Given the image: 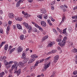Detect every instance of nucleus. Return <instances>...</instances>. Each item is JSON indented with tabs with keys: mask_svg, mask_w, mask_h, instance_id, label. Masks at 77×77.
Masks as SVG:
<instances>
[{
	"mask_svg": "<svg viewBox=\"0 0 77 77\" xmlns=\"http://www.w3.org/2000/svg\"><path fill=\"white\" fill-rule=\"evenodd\" d=\"M15 64H14L12 66V67L11 69H10L9 72L10 73H12V71L14 70V73H18L17 75H19L21 74V69H19L18 71H17V68H18V63H14Z\"/></svg>",
	"mask_w": 77,
	"mask_h": 77,
	"instance_id": "f257e3e1",
	"label": "nucleus"
},
{
	"mask_svg": "<svg viewBox=\"0 0 77 77\" xmlns=\"http://www.w3.org/2000/svg\"><path fill=\"white\" fill-rule=\"evenodd\" d=\"M23 24L25 26L27 29H28V32L30 33L32 31V26H29V24H27V23H26V22H24L23 23Z\"/></svg>",
	"mask_w": 77,
	"mask_h": 77,
	"instance_id": "f03ea898",
	"label": "nucleus"
},
{
	"mask_svg": "<svg viewBox=\"0 0 77 77\" xmlns=\"http://www.w3.org/2000/svg\"><path fill=\"white\" fill-rule=\"evenodd\" d=\"M32 61H34L35 60V58H38V56L36 55V54H34L32 55L31 56Z\"/></svg>",
	"mask_w": 77,
	"mask_h": 77,
	"instance_id": "7ed1b4c3",
	"label": "nucleus"
},
{
	"mask_svg": "<svg viewBox=\"0 0 77 77\" xmlns=\"http://www.w3.org/2000/svg\"><path fill=\"white\" fill-rule=\"evenodd\" d=\"M59 56L58 55H57L54 57V63H56V62H57V60L59 59Z\"/></svg>",
	"mask_w": 77,
	"mask_h": 77,
	"instance_id": "20e7f679",
	"label": "nucleus"
},
{
	"mask_svg": "<svg viewBox=\"0 0 77 77\" xmlns=\"http://www.w3.org/2000/svg\"><path fill=\"white\" fill-rule=\"evenodd\" d=\"M41 24L42 27H45L47 26L46 22L44 21H42L41 22Z\"/></svg>",
	"mask_w": 77,
	"mask_h": 77,
	"instance_id": "39448f33",
	"label": "nucleus"
},
{
	"mask_svg": "<svg viewBox=\"0 0 77 77\" xmlns=\"http://www.w3.org/2000/svg\"><path fill=\"white\" fill-rule=\"evenodd\" d=\"M54 44V42H51L49 43L48 45L47 46V47H51L52 45H53Z\"/></svg>",
	"mask_w": 77,
	"mask_h": 77,
	"instance_id": "423d86ee",
	"label": "nucleus"
},
{
	"mask_svg": "<svg viewBox=\"0 0 77 77\" xmlns=\"http://www.w3.org/2000/svg\"><path fill=\"white\" fill-rule=\"evenodd\" d=\"M65 42H63L62 41V42L60 43L59 42L58 43L59 45H60V46L61 47H64L65 46Z\"/></svg>",
	"mask_w": 77,
	"mask_h": 77,
	"instance_id": "0eeeda50",
	"label": "nucleus"
},
{
	"mask_svg": "<svg viewBox=\"0 0 77 77\" xmlns=\"http://www.w3.org/2000/svg\"><path fill=\"white\" fill-rule=\"evenodd\" d=\"M50 63H49L48 64H46L45 65V66H44V68L46 70L49 66H50Z\"/></svg>",
	"mask_w": 77,
	"mask_h": 77,
	"instance_id": "6e6552de",
	"label": "nucleus"
},
{
	"mask_svg": "<svg viewBox=\"0 0 77 77\" xmlns=\"http://www.w3.org/2000/svg\"><path fill=\"white\" fill-rule=\"evenodd\" d=\"M8 17L10 18H13L14 17V14L12 13H10L9 14Z\"/></svg>",
	"mask_w": 77,
	"mask_h": 77,
	"instance_id": "1a4fd4ad",
	"label": "nucleus"
},
{
	"mask_svg": "<svg viewBox=\"0 0 77 77\" xmlns=\"http://www.w3.org/2000/svg\"><path fill=\"white\" fill-rule=\"evenodd\" d=\"M16 20L17 21H22V20H23V19L21 17H16L15 18Z\"/></svg>",
	"mask_w": 77,
	"mask_h": 77,
	"instance_id": "9d476101",
	"label": "nucleus"
},
{
	"mask_svg": "<svg viewBox=\"0 0 77 77\" xmlns=\"http://www.w3.org/2000/svg\"><path fill=\"white\" fill-rule=\"evenodd\" d=\"M24 66V64L22 62H19V66L20 68H23Z\"/></svg>",
	"mask_w": 77,
	"mask_h": 77,
	"instance_id": "9b49d317",
	"label": "nucleus"
},
{
	"mask_svg": "<svg viewBox=\"0 0 77 77\" xmlns=\"http://www.w3.org/2000/svg\"><path fill=\"white\" fill-rule=\"evenodd\" d=\"M48 35H46L45 36L44 38H42V42H43V41H45L47 39H48Z\"/></svg>",
	"mask_w": 77,
	"mask_h": 77,
	"instance_id": "f8f14e48",
	"label": "nucleus"
},
{
	"mask_svg": "<svg viewBox=\"0 0 77 77\" xmlns=\"http://www.w3.org/2000/svg\"><path fill=\"white\" fill-rule=\"evenodd\" d=\"M17 50L18 53H20V52H21V51H22L23 49L22 48H21V47L20 46L17 48Z\"/></svg>",
	"mask_w": 77,
	"mask_h": 77,
	"instance_id": "ddd939ff",
	"label": "nucleus"
},
{
	"mask_svg": "<svg viewBox=\"0 0 77 77\" xmlns=\"http://www.w3.org/2000/svg\"><path fill=\"white\" fill-rule=\"evenodd\" d=\"M17 27L18 29H22V27H21V25H20V24H17Z\"/></svg>",
	"mask_w": 77,
	"mask_h": 77,
	"instance_id": "4468645a",
	"label": "nucleus"
},
{
	"mask_svg": "<svg viewBox=\"0 0 77 77\" xmlns=\"http://www.w3.org/2000/svg\"><path fill=\"white\" fill-rule=\"evenodd\" d=\"M41 12H42V13H43V14H44L45 13H46L47 11H45V9L43 8L41 9Z\"/></svg>",
	"mask_w": 77,
	"mask_h": 77,
	"instance_id": "2eb2a0df",
	"label": "nucleus"
},
{
	"mask_svg": "<svg viewBox=\"0 0 77 77\" xmlns=\"http://www.w3.org/2000/svg\"><path fill=\"white\" fill-rule=\"evenodd\" d=\"M4 63L5 65H8V63L5 59H4Z\"/></svg>",
	"mask_w": 77,
	"mask_h": 77,
	"instance_id": "dca6fc26",
	"label": "nucleus"
},
{
	"mask_svg": "<svg viewBox=\"0 0 77 77\" xmlns=\"http://www.w3.org/2000/svg\"><path fill=\"white\" fill-rule=\"evenodd\" d=\"M47 21L49 25H50V26H52V23H51V21L50 20L48 19L47 20Z\"/></svg>",
	"mask_w": 77,
	"mask_h": 77,
	"instance_id": "f3484780",
	"label": "nucleus"
},
{
	"mask_svg": "<svg viewBox=\"0 0 77 77\" xmlns=\"http://www.w3.org/2000/svg\"><path fill=\"white\" fill-rule=\"evenodd\" d=\"M24 17L25 18V17H30V15L26 13L24 14Z\"/></svg>",
	"mask_w": 77,
	"mask_h": 77,
	"instance_id": "a211bd4d",
	"label": "nucleus"
},
{
	"mask_svg": "<svg viewBox=\"0 0 77 77\" xmlns=\"http://www.w3.org/2000/svg\"><path fill=\"white\" fill-rule=\"evenodd\" d=\"M62 41V38H58L56 39V41H57V42H60V41Z\"/></svg>",
	"mask_w": 77,
	"mask_h": 77,
	"instance_id": "6ab92c4d",
	"label": "nucleus"
},
{
	"mask_svg": "<svg viewBox=\"0 0 77 77\" xmlns=\"http://www.w3.org/2000/svg\"><path fill=\"white\" fill-rule=\"evenodd\" d=\"M4 48L6 51H7L8 48V45H5L4 46Z\"/></svg>",
	"mask_w": 77,
	"mask_h": 77,
	"instance_id": "aec40b11",
	"label": "nucleus"
},
{
	"mask_svg": "<svg viewBox=\"0 0 77 77\" xmlns=\"http://www.w3.org/2000/svg\"><path fill=\"white\" fill-rule=\"evenodd\" d=\"M55 53L54 51L53 50L52 51L49 52L48 53V54H52V53Z\"/></svg>",
	"mask_w": 77,
	"mask_h": 77,
	"instance_id": "412c9836",
	"label": "nucleus"
},
{
	"mask_svg": "<svg viewBox=\"0 0 77 77\" xmlns=\"http://www.w3.org/2000/svg\"><path fill=\"white\" fill-rule=\"evenodd\" d=\"M5 42H2L1 43V44L0 45V49L1 48H2V46H3V44H5Z\"/></svg>",
	"mask_w": 77,
	"mask_h": 77,
	"instance_id": "4be33fe9",
	"label": "nucleus"
},
{
	"mask_svg": "<svg viewBox=\"0 0 77 77\" xmlns=\"http://www.w3.org/2000/svg\"><path fill=\"white\" fill-rule=\"evenodd\" d=\"M72 51L73 53H77V49L74 48L72 49Z\"/></svg>",
	"mask_w": 77,
	"mask_h": 77,
	"instance_id": "5701e85b",
	"label": "nucleus"
},
{
	"mask_svg": "<svg viewBox=\"0 0 77 77\" xmlns=\"http://www.w3.org/2000/svg\"><path fill=\"white\" fill-rule=\"evenodd\" d=\"M38 28L39 29V30H40L41 32H43V29H42V27H41L40 26H39Z\"/></svg>",
	"mask_w": 77,
	"mask_h": 77,
	"instance_id": "b1692460",
	"label": "nucleus"
},
{
	"mask_svg": "<svg viewBox=\"0 0 77 77\" xmlns=\"http://www.w3.org/2000/svg\"><path fill=\"white\" fill-rule=\"evenodd\" d=\"M66 37H65L63 39V42H66Z\"/></svg>",
	"mask_w": 77,
	"mask_h": 77,
	"instance_id": "393cba45",
	"label": "nucleus"
},
{
	"mask_svg": "<svg viewBox=\"0 0 77 77\" xmlns=\"http://www.w3.org/2000/svg\"><path fill=\"white\" fill-rule=\"evenodd\" d=\"M20 3H19L18 1L17 3L16 6V7H20Z\"/></svg>",
	"mask_w": 77,
	"mask_h": 77,
	"instance_id": "a878e982",
	"label": "nucleus"
},
{
	"mask_svg": "<svg viewBox=\"0 0 77 77\" xmlns=\"http://www.w3.org/2000/svg\"><path fill=\"white\" fill-rule=\"evenodd\" d=\"M20 39L21 40H23L24 39V35H21L20 36Z\"/></svg>",
	"mask_w": 77,
	"mask_h": 77,
	"instance_id": "bb28decb",
	"label": "nucleus"
},
{
	"mask_svg": "<svg viewBox=\"0 0 77 77\" xmlns=\"http://www.w3.org/2000/svg\"><path fill=\"white\" fill-rule=\"evenodd\" d=\"M26 60L27 59L24 60L22 62V63H23V64H24V63H26L27 61Z\"/></svg>",
	"mask_w": 77,
	"mask_h": 77,
	"instance_id": "cd10ccee",
	"label": "nucleus"
},
{
	"mask_svg": "<svg viewBox=\"0 0 77 77\" xmlns=\"http://www.w3.org/2000/svg\"><path fill=\"white\" fill-rule=\"evenodd\" d=\"M65 20V16H63L62 17V20L61 22V23H62L64 21V20Z\"/></svg>",
	"mask_w": 77,
	"mask_h": 77,
	"instance_id": "c85d7f7f",
	"label": "nucleus"
},
{
	"mask_svg": "<svg viewBox=\"0 0 77 77\" xmlns=\"http://www.w3.org/2000/svg\"><path fill=\"white\" fill-rule=\"evenodd\" d=\"M57 29L58 32H60V33H61V32H62V31L61 30H60V29H59V28L57 27Z\"/></svg>",
	"mask_w": 77,
	"mask_h": 77,
	"instance_id": "c756f323",
	"label": "nucleus"
},
{
	"mask_svg": "<svg viewBox=\"0 0 77 77\" xmlns=\"http://www.w3.org/2000/svg\"><path fill=\"white\" fill-rule=\"evenodd\" d=\"M42 14H41V15H40L39 16H38V18H40V19H42Z\"/></svg>",
	"mask_w": 77,
	"mask_h": 77,
	"instance_id": "7c9ffc66",
	"label": "nucleus"
},
{
	"mask_svg": "<svg viewBox=\"0 0 77 77\" xmlns=\"http://www.w3.org/2000/svg\"><path fill=\"white\" fill-rule=\"evenodd\" d=\"M39 63V61H37L36 62L35 64L34 65V66L36 67V66H37L38 65V64Z\"/></svg>",
	"mask_w": 77,
	"mask_h": 77,
	"instance_id": "2f4dec72",
	"label": "nucleus"
},
{
	"mask_svg": "<svg viewBox=\"0 0 77 77\" xmlns=\"http://www.w3.org/2000/svg\"><path fill=\"white\" fill-rule=\"evenodd\" d=\"M35 26L36 27H37V28H38L39 27V26H38V24H37L36 23L35 24Z\"/></svg>",
	"mask_w": 77,
	"mask_h": 77,
	"instance_id": "473e14b6",
	"label": "nucleus"
},
{
	"mask_svg": "<svg viewBox=\"0 0 77 77\" xmlns=\"http://www.w3.org/2000/svg\"><path fill=\"white\" fill-rule=\"evenodd\" d=\"M7 30H8L9 31L10 30V26H9V25H8V26L7 27Z\"/></svg>",
	"mask_w": 77,
	"mask_h": 77,
	"instance_id": "72a5a7b5",
	"label": "nucleus"
},
{
	"mask_svg": "<svg viewBox=\"0 0 77 77\" xmlns=\"http://www.w3.org/2000/svg\"><path fill=\"white\" fill-rule=\"evenodd\" d=\"M72 18L73 19H76V18H77V15L72 17Z\"/></svg>",
	"mask_w": 77,
	"mask_h": 77,
	"instance_id": "f704fd0d",
	"label": "nucleus"
},
{
	"mask_svg": "<svg viewBox=\"0 0 77 77\" xmlns=\"http://www.w3.org/2000/svg\"><path fill=\"white\" fill-rule=\"evenodd\" d=\"M0 74H1V75H5V72H2V73H1Z\"/></svg>",
	"mask_w": 77,
	"mask_h": 77,
	"instance_id": "c9c22d12",
	"label": "nucleus"
},
{
	"mask_svg": "<svg viewBox=\"0 0 77 77\" xmlns=\"http://www.w3.org/2000/svg\"><path fill=\"white\" fill-rule=\"evenodd\" d=\"M26 56H22V59H24V60H26L27 59H26Z\"/></svg>",
	"mask_w": 77,
	"mask_h": 77,
	"instance_id": "e433bc0d",
	"label": "nucleus"
},
{
	"mask_svg": "<svg viewBox=\"0 0 77 77\" xmlns=\"http://www.w3.org/2000/svg\"><path fill=\"white\" fill-rule=\"evenodd\" d=\"M12 47H13L12 46H10L8 48L9 50H11V49H12Z\"/></svg>",
	"mask_w": 77,
	"mask_h": 77,
	"instance_id": "4c0bfd02",
	"label": "nucleus"
},
{
	"mask_svg": "<svg viewBox=\"0 0 77 77\" xmlns=\"http://www.w3.org/2000/svg\"><path fill=\"white\" fill-rule=\"evenodd\" d=\"M28 1L29 3H31L33 2V0H28Z\"/></svg>",
	"mask_w": 77,
	"mask_h": 77,
	"instance_id": "58836bf2",
	"label": "nucleus"
},
{
	"mask_svg": "<svg viewBox=\"0 0 77 77\" xmlns=\"http://www.w3.org/2000/svg\"><path fill=\"white\" fill-rule=\"evenodd\" d=\"M12 21L9 20L8 21V24H9V25H11V24H12Z\"/></svg>",
	"mask_w": 77,
	"mask_h": 77,
	"instance_id": "ea45409f",
	"label": "nucleus"
},
{
	"mask_svg": "<svg viewBox=\"0 0 77 77\" xmlns=\"http://www.w3.org/2000/svg\"><path fill=\"white\" fill-rule=\"evenodd\" d=\"M50 57H49L46 58L45 59V60H49V59H50Z\"/></svg>",
	"mask_w": 77,
	"mask_h": 77,
	"instance_id": "a19ab883",
	"label": "nucleus"
},
{
	"mask_svg": "<svg viewBox=\"0 0 77 77\" xmlns=\"http://www.w3.org/2000/svg\"><path fill=\"white\" fill-rule=\"evenodd\" d=\"M77 74V71H75L73 73V74L74 75H76Z\"/></svg>",
	"mask_w": 77,
	"mask_h": 77,
	"instance_id": "79ce46f5",
	"label": "nucleus"
},
{
	"mask_svg": "<svg viewBox=\"0 0 77 77\" xmlns=\"http://www.w3.org/2000/svg\"><path fill=\"white\" fill-rule=\"evenodd\" d=\"M14 62L13 61H10L9 63H8V65H9V64H11V63H12Z\"/></svg>",
	"mask_w": 77,
	"mask_h": 77,
	"instance_id": "37998d69",
	"label": "nucleus"
},
{
	"mask_svg": "<svg viewBox=\"0 0 77 77\" xmlns=\"http://www.w3.org/2000/svg\"><path fill=\"white\" fill-rule=\"evenodd\" d=\"M33 30L35 32H37L38 31L36 29V28H34Z\"/></svg>",
	"mask_w": 77,
	"mask_h": 77,
	"instance_id": "c03bdc74",
	"label": "nucleus"
},
{
	"mask_svg": "<svg viewBox=\"0 0 77 77\" xmlns=\"http://www.w3.org/2000/svg\"><path fill=\"white\" fill-rule=\"evenodd\" d=\"M0 14H3V11L2 10H0Z\"/></svg>",
	"mask_w": 77,
	"mask_h": 77,
	"instance_id": "a18cd8bd",
	"label": "nucleus"
},
{
	"mask_svg": "<svg viewBox=\"0 0 77 77\" xmlns=\"http://www.w3.org/2000/svg\"><path fill=\"white\" fill-rule=\"evenodd\" d=\"M3 31L2 29H0V33H3Z\"/></svg>",
	"mask_w": 77,
	"mask_h": 77,
	"instance_id": "49530a36",
	"label": "nucleus"
},
{
	"mask_svg": "<svg viewBox=\"0 0 77 77\" xmlns=\"http://www.w3.org/2000/svg\"><path fill=\"white\" fill-rule=\"evenodd\" d=\"M44 18L45 19H47V18H48L47 15H46V16H45Z\"/></svg>",
	"mask_w": 77,
	"mask_h": 77,
	"instance_id": "de8ad7c7",
	"label": "nucleus"
},
{
	"mask_svg": "<svg viewBox=\"0 0 77 77\" xmlns=\"http://www.w3.org/2000/svg\"><path fill=\"white\" fill-rule=\"evenodd\" d=\"M13 28L14 29H16V26L15 25H13Z\"/></svg>",
	"mask_w": 77,
	"mask_h": 77,
	"instance_id": "09e8293b",
	"label": "nucleus"
},
{
	"mask_svg": "<svg viewBox=\"0 0 77 77\" xmlns=\"http://www.w3.org/2000/svg\"><path fill=\"white\" fill-rule=\"evenodd\" d=\"M51 9L52 10H54V6H52Z\"/></svg>",
	"mask_w": 77,
	"mask_h": 77,
	"instance_id": "8fccbe9b",
	"label": "nucleus"
},
{
	"mask_svg": "<svg viewBox=\"0 0 77 77\" xmlns=\"http://www.w3.org/2000/svg\"><path fill=\"white\" fill-rule=\"evenodd\" d=\"M5 72L6 74H7L8 73V69H5Z\"/></svg>",
	"mask_w": 77,
	"mask_h": 77,
	"instance_id": "3c124183",
	"label": "nucleus"
},
{
	"mask_svg": "<svg viewBox=\"0 0 77 77\" xmlns=\"http://www.w3.org/2000/svg\"><path fill=\"white\" fill-rule=\"evenodd\" d=\"M31 76H32V77H33L34 76H35V74H33V73H32L31 74Z\"/></svg>",
	"mask_w": 77,
	"mask_h": 77,
	"instance_id": "603ef678",
	"label": "nucleus"
},
{
	"mask_svg": "<svg viewBox=\"0 0 77 77\" xmlns=\"http://www.w3.org/2000/svg\"><path fill=\"white\" fill-rule=\"evenodd\" d=\"M45 59H42L41 61H40V62H44V61Z\"/></svg>",
	"mask_w": 77,
	"mask_h": 77,
	"instance_id": "864d4df0",
	"label": "nucleus"
},
{
	"mask_svg": "<svg viewBox=\"0 0 77 77\" xmlns=\"http://www.w3.org/2000/svg\"><path fill=\"white\" fill-rule=\"evenodd\" d=\"M15 50V48H13L11 50V51L13 52V51H14Z\"/></svg>",
	"mask_w": 77,
	"mask_h": 77,
	"instance_id": "5fc2aeb1",
	"label": "nucleus"
},
{
	"mask_svg": "<svg viewBox=\"0 0 77 77\" xmlns=\"http://www.w3.org/2000/svg\"><path fill=\"white\" fill-rule=\"evenodd\" d=\"M19 3H22L23 2V0H20L19 1H18Z\"/></svg>",
	"mask_w": 77,
	"mask_h": 77,
	"instance_id": "6e6d98bb",
	"label": "nucleus"
},
{
	"mask_svg": "<svg viewBox=\"0 0 77 77\" xmlns=\"http://www.w3.org/2000/svg\"><path fill=\"white\" fill-rule=\"evenodd\" d=\"M9 32V31L7 30L6 33L7 35H8Z\"/></svg>",
	"mask_w": 77,
	"mask_h": 77,
	"instance_id": "4d7b16f0",
	"label": "nucleus"
},
{
	"mask_svg": "<svg viewBox=\"0 0 77 77\" xmlns=\"http://www.w3.org/2000/svg\"><path fill=\"white\" fill-rule=\"evenodd\" d=\"M61 48H60V46H58L57 48V49H58V50H60Z\"/></svg>",
	"mask_w": 77,
	"mask_h": 77,
	"instance_id": "13d9d810",
	"label": "nucleus"
},
{
	"mask_svg": "<svg viewBox=\"0 0 77 77\" xmlns=\"http://www.w3.org/2000/svg\"><path fill=\"white\" fill-rule=\"evenodd\" d=\"M51 21H53V22H54V21H55V20L53 18H52L51 19Z\"/></svg>",
	"mask_w": 77,
	"mask_h": 77,
	"instance_id": "bf43d9fd",
	"label": "nucleus"
},
{
	"mask_svg": "<svg viewBox=\"0 0 77 77\" xmlns=\"http://www.w3.org/2000/svg\"><path fill=\"white\" fill-rule=\"evenodd\" d=\"M53 31L54 33H56V29H53Z\"/></svg>",
	"mask_w": 77,
	"mask_h": 77,
	"instance_id": "052dcab7",
	"label": "nucleus"
},
{
	"mask_svg": "<svg viewBox=\"0 0 77 77\" xmlns=\"http://www.w3.org/2000/svg\"><path fill=\"white\" fill-rule=\"evenodd\" d=\"M33 61H32V59H31V61L30 60L29 61L28 63H31V62H33Z\"/></svg>",
	"mask_w": 77,
	"mask_h": 77,
	"instance_id": "680f3d73",
	"label": "nucleus"
},
{
	"mask_svg": "<svg viewBox=\"0 0 77 77\" xmlns=\"http://www.w3.org/2000/svg\"><path fill=\"white\" fill-rule=\"evenodd\" d=\"M66 11V9H65V8H63V12H65V11Z\"/></svg>",
	"mask_w": 77,
	"mask_h": 77,
	"instance_id": "e2e57ef3",
	"label": "nucleus"
},
{
	"mask_svg": "<svg viewBox=\"0 0 77 77\" xmlns=\"http://www.w3.org/2000/svg\"><path fill=\"white\" fill-rule=\"evenodd\" d=\"M64 7L65 8H68V6H67L66 5H64Z\"/></svg>",
	"mask_w": 77,
	"mask_h": 77,
	"instance_id": "0e129e2a",
	"label": "nucleus"
},
{
	"mask_svg": "<svg viewBox=\"0 0 77 77\" xmlns=\"http://www.w3.org/2000/svg\"><path fill=\"white\" fill-rule=\"evenodd\" d=\"M23 33H24V34L26 33V31L25 30H23Z\"/></svg>",
	"mask_w": 77,
	"mask_h": 77,
	"instance_id": "69168bd1",
	"label": "nucleus"
},
{
	"mask_svg": "<svg viewBox=\"0 0 77 77\" xmlns=\"http://www.w3.org/2000/svg\"><path fill=\"white\" fill-rule=\"evenodd\" d=\"M63 34H65L66 33V31H64L63 32Z\"/></svg>",
	"mask_w": 77,
	"mask_h": 77,
	"instance_id": "338daca9",
	"label": "nucleus"
},
{
	"mask_svg": "<svg viewBox=\"0 0 77 77\" xmlns=\"http://www.w3.org/2000/svg\"><path fill=\"white\" fill-rule=\"evenodd\" d=\"M3 57H1V58H0V60H1L2 61L3 60Z\"/></svg>",
	"mask_w": 77,
	"mask_h": 77,
	"instance_id": "774afa93",
	"label": "nucleus"
}]
</instances>
